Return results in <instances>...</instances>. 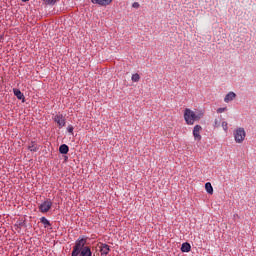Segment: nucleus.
I'll use <instances>...</instances> for the list:
<instances>
[{"mask_svg":"<svg viewBox=\"0 0 256 256\" xmlns=\"http://www.w3.org/2000/svg\"><path fill=\"white\" fill-rule=\"evenodd\" d=\"M87 245V238L79 237L75 241V245L73 246V250L71 256H93V252H91V248Z\"/></svg>","mask_w":256,"mask_h":256,"instance_id":"1","label":"nucleus"},{"mask_svg":"<svg viewBox=\"0 0 256 256\" xmlns=\"http://www.w3.org/2000/svg\"><path fill=\"white\" fill-rule=\"evenodd\" d=\"M59 151L62 155H67L69 153V146H67L66 144H62L59 147Z\"/></svg>","mask_w":256,"mask_h":256,"instance_id":"12","label":"nucleus"},{"mask_svg":"<svg viewBox=\"0 0 256 256\" xmlns=\"http://www.w3.org/2000/svg\"><path fill=\"white\" fill-rule=\"evenodd\" d=\"M91 3L94 5H100V7H107V5H111L113 0H91Z\"/></svg>","mask_w":256,"mask_h":256,"instance_id":"8","label":"nucleus"},{"mask_svg":"<svg viewBox=\"0 0 256 256\" xmlns=\"http://www.w3.org/2000/svg\"><path fill=\"white\" fill-rule=\"evenodd\" d=\"M214 127H219V120L218 119L214 120Z\"/></svg>","mask_w":256,"mask_h":256,"instance_id":"23","label":"nucleus"},{"mask_svg":"<svg viewBox=\"0 0 256 256\" xmlns=\"http://www.w3.org/2000/svg\"><path fill=\"white\" fill-rule=\"evenodd\" d=\"M27 1H29V0H22L23 3H27Z\"/></svg>","mask_w":256,"mask_h":256,"instance_id":"24","label":"nucleus"},{"mask_svg":"<svg viewBox=\"0 0 256 256\" xmlns=\"http://www.w3.org/2000/svg\"><path fill=\"white\" fill-rule=\"evenodd\" d=\"M99 249L101 255H109L111 251V247L105 243H100Z\"/></svg>","mask_w":256,"mask_h":256,"instance_id":"9","label":"nucleus"},{"mask_svg":"<svg viewBox=\"0 0 256 256\" xmlns=\"http://www.w3.org/2000/svg\"><path fill=\"white\" fill-rule=\"evenodd\" d=\"M13 93H14L15 97H17V99H19V101H22L23 103H25V95L21 92V90L14 88Z\"/></svg>","mask_w":256,"mask_h":256,"instance_id":"11","label":"nucleus"},{"mask_svg":"<svg viewBox=\"0 0 256 256\" xmlns=\"http://www.w3.org/2000/svg\"><path fill=\"white\" fill-rule=\"evenodd\" d=\"M52 207H53V201L51 199H46L44 202H42L38 206V209L40 213H49Z\"/></svg>","mask_w":256,"mask_h":256,"instance_id":"3","label":"nucleus"},{"mask_svg":"<svg viewBox=\"0 0 256 256\" xmlns=\"http://www.w3.org/2000/svg\"><path fill=\"white\" fill-rule=\"evenodd\" d=\"M73 126L72 125H70V126H68L67 127V131H68V133H73Z\"/></svg>","mask_w":256,"mask_h":256,"instance_id":"22","label":"nucleus"},{"mask_svg":"<svg viewBox=\"0 0 256 256\" xmlns=\"http://www.w3.org/2000/svg\"><path fill=\"white\" fill-rule=\"evenodd\" d=\"M222 128H223V130H224L225 132L228 131L229 127H228L227 121H223V122H222Z\"/></svg>","mask_w":256,"mask_h":256,"instance_id":"18","label":"nucleus"},{"mask_svg":"<svg viewBox=\"0 0 256 256\" xmlns=\"http://www.w3.org/2000/svg\"><path fill=\"white\" fill-rule=\"evenodd\" d=\"M245 137H247L245 128L240 127L234 131V140L236 141V143H243V141H245Z\"/></svg>","mask_w":256,"mask_h":256,"instance_id":"2","label":"nucleus"},{"mask_svg":"<svg viewBox=\"0 0 256 256\" xmlns=\"http://www.w3.org/2000/svg\"><path fill=\"white\" fill-rule=\"evenodd\" d=\"M237 99V94L233 91L228 92L224 97V103H231Z\"/></svg>","mask_w":256,"mask_h":256,"instance_id":"7","label":"nucleus"},{"mask_svg":"<svg viewBox=\"0 0 256 256\" xmlns=\"http://www.w3.org/2000/svg\"><path fill=\"white\" fill-rule=\"evenodd\" d=\"M181 251L183 253H189L191 251V244L189 243H183L181 247Z\"/></svg>","mask_w":256,"mask_h":256,"instance_id":"14","label":"nucleus"},{"mask_svg":"<svg viewBox=\"0 0 256 256\" xmlns=\"http://www.w3.org/2000/svg\"><path fill=\"white\" fill-rule=\"evenodd\" d=\"M131 79L134 83H139V81L141 80V76H139V74L136 73L132 75Z\"/></svg>","mask_w":256,"mask_h":256,"instance_id":"17","label":"nucleus"},{"mask_svg":"<svg viewBox=\"0 0 256 256\" xmlns=\"http://www.w3.org/2000/svg\"><path fill=\"white\" fill-rule=\"evenodd\" d=\"M0 39H2V37L0 36Z\"/></svg>","mask_w":256,"mask_h":256,"instance_id":"25","label":"nucleus"},{"mask_svg":"<svg viewBox=\"0 0 256 256\" xmlns=\"http://www.w3.org/2000/svg\"><path fill=\"white\" fill-rule=\"evenodd\" d=\"M28 149L33 153H37V151H39V146L35 142H31V144L28 146Z\"/></svg>","mask_w":256,"mask_h":256,"instance_id":"13","label":"nucleus"},{"mask_svg":"<svg viewBox=\"0 0 256 256\" xmlns=\"http://www.w3.org/2000/svg\"><path fill=\"white\" fill-rule=\"evenodd\" d=\"M40 223H43L45 229H47V227H51V222H49L45 217L40 218Z\"/></svg>","mask_w":256,"mask_h":256,"instance_id":"15","label":"nucleus"},{"mask_svg":"<svg viewBox=\"0 0 256 256\" xmlns=\"http://www.w3.org/2000/svg\"><path fill=\"white\" fill-rule=\"evenodd\" d=\"M184 119H185L187 125H193V111H191V109L185 110Z\"/></svg>","mask_w":256,"mask_h":256,"instance_id":"5","label":"nucleus"},{"mask_svg":"<svg viewBox=\"0 0 256 256\" xmlns=\"http://www.w3.org/2000/svg\"><path fill=\"white\" fill-rule=\"evenodd\" d=\"M201 131H203V127L201 125H196L193 128V137L195 141H201Z\"/></svg>","mask_w":256,"mask_h":256,"instance_id":"4","label":"nucleus"},{"mask_svg":"<svg viewBox=\"0 0 256 256\" xmlns=\"http://www.w3.org/2000/svg\"><path fill=\"white\" fill-rule=\"evenodd\" d=\"M54 121L55 123H57V125L61 128V127H65V118L63 117V115L59 114L56 115L54 117Z\"/></svg>","mask_w":256,"mask_h":256,"instance_id":"10","label":"nucleus"},{"mask_svg":"<svg viewBox=\"0 0 256 256\" xmlns=\"http://www.w3.org/2000/svg\"><path fill=\"white\" fill-rule=\"evenodd\" d=\"M205 189L209 195H213V186L210 184V182L205 184Z\"/></svg>","mask_w":256,"mask_h":256,"instance_id":"16","label":"nucleus"},{"mask_svg":"<svg viewBox=\"0 0 256 256\" xmlns=\"http://www.w3.org/2000/svg\"><path fill=\"white\" fill-rule=\"evenodd\" d=\"M47 5H55L57 3V0H44Z\"/></svg>","mask_w":256,"mask_h":256,"instance_id":"19","label":"nucleus"},{"mask_svg":"<svg viewBox=\"0 0 256 256\" xmlns=\"http://www.w3.org/2000/svg\"><path fill=\"white\" fill-rule=\"evenodd\" d=\"M225 111H227V107L218 108V109L216 110V113H225Z\"/></svg>","mask_w":256,"mask_h":256,"instance_id":"20","label":"nucleus"},{"mask_svg":"<svg viewBox=\"0 0 256 256\" xmlns=\"http://www.w3.org/2000/svg\"><path fill=\"white\" fill-rule=\"evenodd\" d=\"M132 7H133L134 9H139V7H141V5L139 4V2H134V3L132 4Z\"/></svg>","mask_w":256,"mask_h":256,"instance_id":"21","label":"nucleus"},{"mask_svg":"<svg viewBox=\"0 0 256 256\" xmlns=\"http://www.w3.org/2000/svg\"><path fill=\"white\" fill-rule=\"evenodd\" d=\"M205 115V109L199 108L195 109L193 112V121H199Z\"/></svg>","mask_w":256,"mask_h":256,"instance_id":"6","label":"nucleus"}]
</instances>
